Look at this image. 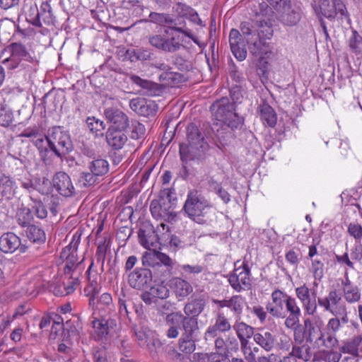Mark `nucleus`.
I'll list each match as a JSON object with an SVG mask.
<instances>
[{
    "label": "nucleus",
    "instance_id": "nucleus-1",
    "mask_svg": "<svg viewBox=\"0 0 362 362\" xmlns=\"http://www.w3.org/2000/svg\"><path fill=\"white\" fill-rule=\"evenodd\" d=\"M187 142L180 144L179 153L184 163L189 161L202 163L206 157L209 145L199 127L190 123L187 127Z\"/></svg>",
    "mask_w": 362,
    "mask_h": 362
},
{
    "label": "nucleus",
    "instance_id": "nucleus-2",
    "mask_svg": "<svg viewBox=\"0 0 362 362\" xmlns=\"http://www.w3.org/2000/svg\"><path fill=\"white\" fill-rule=\"evenodd\" d=\"M213 204L197 189L187 192L186 200L182 207L184 214L198 224H206L211 221Z\"/></svg>",
    "mask_w": 362,
    "mask_h": 362
},
{
    "label": "nucleus",
    "instance_id": "nucleus-3",
    "mask_svg": "<svg viewBox=\"0 0 362 362\" xmlns=\"http://www.w3.org/2000/svg\"><path fill=\"white\" fill-rule=\"evenodd\" d=\"M206 301L203 298H192L185 305L184 313L180 311L172 312L166 315L165 322L167 324L199 327L198 317L204 311Z\"/></svg>",
    "mask_w": 362,
    "mask_h": 362
},
{
    "label": "nucleus",
    "instance_id": "nucleus-4",
    "mask_svg": "<svg viewBox=\"0 0 362 362\" xmlns=\"http://www.w3.org/2000/svg\"><path fill=\"white\" fill-rule=\"evenodd\" d=\"M212 302L218 308H229L235 317L236 321L233 325V328L235 330L236 335L238 337H254V328L246 324L244 322L240 321L241 315L243 312L244 304L245 303V299L242 296L235 295L231 296L228 299H213Z\"/></svg>",
    "mask_w": 362,
    "mask_h": 362
},
{
    "label": "nucleus",
    "instance_id": "nucleus-5",
    "mask_svg": "<svg viewBox=\"0 0 362 362\" xmlns=\"http://www.w3.org/2000/svg\"><path fill=\"white\" fill-rule=\"evenodd\" d=\"M210 110L220 122L228 123V126L235 128H242L243 126L244 119L236 112L235 105L228 97H222L214 101Z\"/></svg>",
    "mask_w": 362,
    "mask_h": 362
},
{
    "label": "nucleus",
    "instance_id": "nucleus-6",
    "mask_svg": "<svg viewBox=\"0 0 362 362\" xmlns=\"http://www.w3.org/2000/svg\"><path fill=\"white\" fill-rule=\"evenodd\" d=\"M313 317L304 319L302 326H299L293 334V339L296 344H301L305 341L306 343H317L319 339L323 337L324 322L318 315H313Z\"/></svg>",
    "mask_w": 362,
    "mask_h": 362
},
{
    "label": "nucleus",
    "instance_id": "nucleus-7",
    "mask_svg": "<svg viewBox=\"0 0 362 362\" xmlns=\"http://www.w3.org/2000/svg\"><path fill=\"white\" fill-rule=\"evenodd\" d=\"M45 139L49 148L59 158L72 150V142L69 134L62 131L59 127H54L48 130Z\"/></svg>",
    "mask_w": 362,
    "mask_h": 362
},
{
    "label": "nucleus",
    "instance_id": "nucleus-8",
    "mask_svg": "<svg viewBox=\"0 0 362 362\" xmlns=\"http://www.w3.org/2000/svg\"><path fill=\"white\" fill-rule=\"evenodd\" d=\"M260 32L262 36L258 33L256 35L247 38L249 52L255 57L270 58L273 55L272 47L265 38L269 39L273 35V29L267 25L265 30H262Z\"/></svg>",
    "mask_w": 362,
    "mask_h": 362
},
{
    "label": "nucleus",
    "instance_id": "nucleus-9",
    "mask_svg": "<svg viewBox=\"0 0 362 362\" xmlns=\"http://www.w3.org/2000/svg\"><path fill=\"white\" fill-rule=\"evenodd\" d=\"M141 22L151 23L157 24L161 27H166L168 29L184 34L185 36L193 39V35L191 30L185 26V23H179L180 26H177L175 19L170 14L164 13L151 12L148 18L142 19Z\"/></svg>",
    "mask_w": 362,
    "mask_h": 362
},
{
    "label": "nucleus",
    "instance_id": "nucleus-10",
    "mask_svg": "<svg viewBox=\"0 0 362 362\" xmlns=\"http://www.w3.org/2000/svg\"><path fill=\"white\" fill-rule=\"evenodd\" d=\"M315 13L327 18L333 19L337 14L344 16L346 13V8L341 0H319L312 4Z\"/></svg>",
    "mask_w": 362,
    "mask_h": 362
},
{
    "label": "nucleus",
    "instance_id": "nucleus-11",
    "mask_svg": "<svg viewBox=\"0 0 362 362\" xmlns=\"http://www.w3.org/2000/svg\"><path fill=\"white\" fill-rule=\"evenodd\" d=\"M181 336L178 341L179 349L185 354H192L196 349V342L199 341L200 328L179 325Z\"/></svg>",
    "mask_w": 362,
    "mask_h": 362
},
{
    "label": "nucleus",
    "instance_id": "nucleus-12",
    "mask_svg": "<svg viewBox=\"0 0 362 362\" xmlns=\"http://www.w3.org/2000/svg\"><path fill=\"white\" fill-rule=\"evenodd\" d=\"M250 269L247 263H243L242 266L235 268L233 274L229 276L228 281L231 287L237 292L245 290V288H250L251 281L250 279Z\"/></svg>",
    "mask_w": 362,
    "mask_h": 362
},
{
    "label": "nucleus",
    "instance_id": "nucleus-13",
    "mask_svg": "<svg viewBox=\"0 0 362 362\" xmlns=\"http://www.w3.org/2000/svg\"><path fill=\"white\" fill-rule=\"evenodd\" d=\"M153 276L149 268L137 267L128 275L129 286L137 290H144L151 286Z\"/></svg>",
    "mask_w": 362,
    "mask_h": 362
},
{
    "label": "nucleus",
    "instance_id": "nucleus-14",
    "mask_svg": "<svg viewBox=\"0 0 362 362\" xmlns=\"http://www.w3.org/2000/svg\"><path fill=\"white\" fill-rule=\"evenodd\" d=\"M148 41L152 47L157 49L169 53L177 52L182 46V44L177 41L175 37L169 38L160 34L149 35Z\"/></svg>",
    "mask_w": 362,
    "mask_h": 362
},
{
    "label": "nucleus",
    "instance_id": "nucleus-15",
    "mask_svg": "<svg viewBox=\"0 0 362 362\" xmlns=\"http://www.w3.org/2000/svg\"><path fill=\"white\" fill-rule=\"evenodd\" d=\"M217 309L214 324L209 326L205 332L204 338L206 340L216 337L219 333L230 332L233 327L230 320L226 317L223 311L220 310L221 308L217 307Z\"/></svg>",
    "mask_w": 362,
    "mask_h": 362
},
{
    "label": "nucleus",
    "instance_id": "nucleus-16",
    "mask_svg": "<svg viewBox=\"0 0 362 362\" xmlns=\"http://www.w3.org/2000/svg\"><path fill=\"white\" fill-rule=\"evenodd\" d=\"M317 304L325 311H328L332 314L334 313V311L338 313L339 310L341 308L344 309V311H347L346 305L342 303L341 293L335 288L330 290L327 296L318 297Z\"/></svg>",
    "mask_w": 362,
    "mask_h": 362
},
{
    "label": "nucleus",
    "instance_id": "nucleus-17",
    "mask_svg": "<svg viewBox=\"0 0 362 362\" xmlns=\"http://www.w3.org/2000/svg\"><path fill=\"white\" fill-rule=\"evenodd\" d=\"M30 247L31 245L22 244L20 238L13 233L8 232L0 237V250L4 253H12L16 250L23 253Z\"/></svg>",
    "mask_w": 362,
    "mask_h": 362
},
{
    "label": "nucleus",
    "instance_id": "nucleus-18",
    "mask_svg": "<svg viewBox=\"0 0 362 362\" xmlns=\"http://www.w3.org/2000/svg\"><path fill=\"white\" fill-rule=\"evenodd\" d=\"M296 297L302 303L303 308L306 314L309 315H314L317 309V300L315 298V291L310 294L308 287L303 284L295 289Z\"/></svg>",
    "mask_w": 362,
    "mask_h": 362
},
{
    "label": "nucleus",
    "instance_id": "nucleus-19",
    "mask_svg": "<svg viewBox=\"0 0 362 362\" xmlns=\"http://www.w3.org/2000/svg\"><path fill=\"white\" fill-rule=\"evenodd\" d=\"M52 185L56 191L63 197H70L75 194L71 177L65 172L56 173L52 177Z\"/></svg>",
    "mask_w": 362,
    "mask_h": 362
},
{
    "label": "nucleus",
    "instance_id": "nucleus-20",
    "mask_svg": "<svg viewBox=\"0 0 362 362\" xmlns=\"http://www.w3.org/2000/svg\"><path fill=\"white\" fill-rule=\"evenodd\" d=\"M104 114L110 124L108 129L124 131L129 125L128 116L119 109L107 108L105 110Z\"/></svg>",
    "mask_w": 362,
    "mask_h": 362
},
{
    "label": "nucleus",
    "instance_id": "nucleus-21",
    "mask_svg": "<svg viewBox=\"0 0 362 362\" xmlns=\"http://www.w3.org/2000/svg\"><path fill=\"white\" fill-rule=\"evenodd\" d=\"M279 21L288 26L296 25L301 18V8L291 1L279 12Z\"/></svg>",
    "mask_w": 362,
    "mask_h": 362
},
{
    "label": "nucleus",
    "instance_id": "nucleus-22",
    "mask_svg": "<svg viewBox=\"0 0 362 362\" xmlns=\"http://www.w3.org/2000/svg\"><path fill=\"white\" fill-rule=\"evenodd\" d=\"M138 238L140 244L146 249L156 247L158 244V235L153 226L149 223H143L138 231Z\"/></svg>",
    "mask_w": 362,
    "mask_h": 362
},
{
    "label": "nucleus",
    "instance_id": "nucleus-23",
    "mask_svg": "<svg viewBox=\"0 0 362 362\" xmlns=\"http://www.w3.org/2000/svg\"><path fill=\"white\" fill-rule=\"evenodd\" d=\"M131 109L137 114L144 117L154 116L158 109L156 103L151 100L144 98H134L130 100Z\"/></svg>",
    "mask_w": 362,
    "mask_h": 362
},
{
    "label": "nucleus",
    "instance_id": "nucleus-24",
    "mask_svg": "<svg viewBox=\"0 0 362 362\" xmlns=\"http://www.w3.org/2000/svg\"><path fill=\"white\" fill-rule=\"evenodd\" d=\"M229 43L232 53L238 61H243L247 57L245 41L241 33L233 28L229 34Z\"/></svg>",
    "mask_w": 362,
    "mask_h": 362
},
{
    "label": "nucleus",
    "instance_id": "nucleus-25",
    "mask_svg": "<svg viewBox=\"0 0 362 362\" xmlns=\"http://www.w3.org/2000/svg\"><path fill=\"white\" fill-rule=\"evenodd\" d=\"M228 124L223 122L216 123L211 127L220 145L223 147L235 137V131L241 129V128L231 127Z\"/></svg>",
    "mask_w": 362,
    "mask_h": 362
},
{
    "label": "nucleus",
    "instance_id": "nucleus-26",
    "mask_svg": "<svg viewBox=\"0 0 362 362\" xmlns=\"http://www.w3.org/2000/svg\"><path fill=\"white\" fill-rule=\"evenodd\" d=\"M130 81L141 88L140 92L148 96L160 95L163 92L161 85L149 80L144 79L139 76L132 74L129 76Z\"/></svg>",
    "mask_w": 362,
    "mask_h": 362
},
{
    "label": "nucleus",
    "instance_id": "nucleus-27",
    "mask_svg": "<svg viewBox=\"0 0 362 362\" xmlns=\"http://www.w3.org/2000/svg\"><path fill=\"white\" fill-rule=\"evenodd\" d=\"M92 324L96 334L97 340L100 341L107 340L110 331L117 326L116 320L112 318L107 320L104 318L95 319L92 322Z\"/></svg>",
    "mask_w": 362,
    "mask_h": 362
},
{
    "label": "nucleus",
    "instance_id": "nucleus-28",
    "mask_svg": "<svg viewBox=\"0 0 362 362\" xmlns=\"http://www.w3.org/2000/svg\"><path fill=\"white\" fill-rule=\"evenodd\" d=\"M254 341L264 351L269 352L274 348L276 338L271 332L260 329L254 334Z\"/></svg>",
    "mask_w": 362,
    "mask_h": 362
},
{
    "label": "nucleus",
    "instance_id": "nucleus-29",
    "mask_svg": "<svg viewBox=\"0 0 362 362\" xmlns=\"http://www.w3.org/2000/svg\"><path fill=\"white\" fill-rule=\"evenodd\" d=\"M173 9L178 16L187 18L196 25L204 26L197 12L186 4L177 2L173 6Z\"/></svg>",
    "mask_w": 362,
    "mask_h": 362
},
{
    "label": "nucleus",
    "instance_id": "nucleus-30",
    "mask_svg": "<svg viewBox=\"0 0 362 362\" xmlns=\"http://www.w3.org/2000/svg\"><path fill=\"white\" fill-rule=\"evenodd\" d=\"M81 235V233L78 231L73 235L69 245L62 251L61 257L65 258L66 261L77 263V250L80 244Z\"/></svg>",
    "mask_w": 362,
    "mask_h": 362
},
{
    "label": "nucleus",
    "instance_id": "nucleus-31",
    "mask_svg": "<svg viewBox=\"0 0 362 362\" xmlns=\"http://www.w3.org/2000/svg\"><path fill=\"white\" fill-rule=\"evenodd\" d=\"M107 144L115 150L121 149L127 141V136L124 131L108 129L106 132Z\"/></svg>",
    "mask_w": 362,
    "mask_h": 362
},
{
    "label": "nucleus",
    "instance_id": "nucleus-32",
    "mask_svg": "<svg viewBox=\"0 0 362 362\" xmlns=\"http://www.w3.org/2000/svg\"><path fill=\"white\" fill-rule=\"evenodd\" d=\"M334 317L330 318L327 324V331L337 334V332L341 327V325L348 323L349 317L347 311H344V309H339L338 313L334 311L332 313Z\"/></svg>",
    "mask_w": 362,
    "mask_h": 362
},
{
    "label": "nucleus",
    "instance_id": "nucleus-33",
    "mask_svg": "<svg viewBox=\"0 0 362 362\" xmlns=\"http://www.w3.org/2000/svg\"><path fill=\"white\" fill-rule=\"evenodd\" d=\"M25 233L26 237L30 241L29 245H31L29 250L33 248V245H43L46 241V235L44 230L35 225L28 226Z\"/></svg>",
    "mask_w": 362,
    "mask_h": 362
},
{
    "label": "nucleus",
    "instance_id": "nucleus-34",
    "mask_svg": "<svg viewBox=\"0 0 362 362\" xmlns=\"http://www.w3.org/2000/svg\"><path fill=\"white\" fill-rule=\"evenodd\" d=\"M7 49L11 53V56L19 62L21 60H25L27 62L33 61V57L30 52L28 51L25 45L21 42L11 43L7 47Z\"/></svg>",
    "mask_w": 362,
    "mask_h": 362
},
{
    "label": "nucleus",
    "instance_id": "nucleus-35",
    "mask_svg": "<svg viewBox=\"0 0 362 362\" xmlns=\"http://www.w3.org/2000/svg\"><path fill=\"white\" fill-rule=\"evenodd\" d=\"M258 112L261 120L271 127H274L277 122V116L274 110L267 103L259 105Z\"/></svg>",
    "mask_w": 362,
    "mask_h": 362
},
{
    "label": "nucleus",
    "instance_id": "nucleus-36",
    "mask_svg": "<svg viewBox=\"0 0 362 362\" xmlns=\"http://www.w3.org/2000/svg\"><path fill=\"white\" fill-rule=\"evenodd\" d=\"M87 168L93 175H96L100 177L108 173L109 163L105 159L102 158H93V160L88 162Z\"/></svg>",
    "mask_w": 362,
    "mask_h": 362
},
{
    "label": "nucleus",
    "instance_id": "nucleus-37",
    "mask_svg": "<svg viewBox=\"0 0 362 362\" xmlns=\"http://www.w3.org/2000/svg\"><path fill=\"white\" fill-rule=\"evenodd\" d=\"M172 286L177 298H184L193 291L192 285L188 281L180 278L174 279L172 281Z\"/></svg>",
    "mask_w": 362,
    "mask_h": 362
},
{
    "label": "nucleus",
    "instance_id": "nucleus-38",
    "mask_svg": "<svg viewBox=\"0 0 362 362\" xmlns=\"http://www.w3.org/2000/svg\"><path fill=\"white\" fill-rule=\"evenodd\" d=\"M16 221L21 227H28L33 219L32 210L30 207L21 204L17 209L16 214Z\"/></svg>",
    "mask_w": 362,
    "mask_h": 362
},
{
    "label": "nucleus",
    "instance_id": "nucleus-39",
    "mask_svg": "<svg viewBox=\"0 0 362 362\" xmlns=\"http://www.w3.org/2000/svg\"><path fill=\"white\" fill-rule=\"evenodd\" d=\"M290 355L306 362L310 361L312 357L311 348L307 344H297V345L293 346Z\"/></svg>",
    "mask_w": 362,
    "mask_h": 362
},
{
    "label": "nucleus",
    "instance_id": "nucleus-40",
    "mask_svg": "<svg viewBox=\"0 0 362 362\" xmlns=\"http://www.w3.org/2000/svg\"><path fill=\"white\" fill-rule=\"evenodd\" d=\"M63 330L66 331L69 335L78 336L82 330V323L80 319L74 316L66 320L63 325Z\"/></svg>",
    "mask_w": 362,
    "mask_h": 362
},
{
    "label": "nucleus",
    "instance_id": "nucleus-41",
    "mask_svg": "<svg viewBox=\"0 0 362 362\" xmlns=\"http://www.w3.org/2000/svg\"><path fill=\"white\" fill-rule=\"evenodd\" d=\"M361 343L362 336H355L345 343V344L342 346V351L344 353H348L351 354V356L357 357L358 356V346Z\"/></svg>",
    "mask_w": 362,
    "mask_h": 362
},
{
    "label": "nucleus",
    "instance_id": "nucleus-42",
    "mask_svg": "<svg viewBox=\"0 0 362 362\" xmlns=\"http://www.w3.org/2000/svg\"><path fill=\"white\" fill-rule=\"evenodd\" d=\"M337 344L338 340L336 334L327 331V332H323V337L319 339L315 346L318 348L325 347L327 349H332L337 346Z\"/></svg>",
    "mask_w": 362,
    "mask_h": 362
},
{
    "label": "nucleus",
    "instance_id": "nucleus-43",
    "mask_svg": "<svg viewBox=\"0 0 362 362\" xmlns=\"http://www.w3.org/2000/svg\"><path fill=\"white\" fill-rule=\"evenodd\" d=\"M127 54H129V57L132 61L134 60H140V61H147L151 60L153 56V53L148 49L146 48H139L136 49H133L132 51L127 52Z\"/></svg>",
    "mask_w": 362,
    "mask_h": 362
},
{
    "label": "nucleus",
    "instance_id": "nucleus-44",
    "mask_svg": "<svg viewBox=\"0 0 362 362\" xmlns=\"http://www.w3.org/2000/svg\"><path fill=\"white\" fill-rule=\"evenodd\" d=\"M86 124L90 131L95 133L96 136H103V131L105 129V124L103 121L95 119L94 117H89L86 119Z\"/></svg>",
    "mask_w": 362,
    "mask_h": 362
},
{
    "label": "nucleus",
    "instance_id": "nucleus-45",
    "mask_svg": "<svg viewBox=\"0 0 362 362\" xmlns=\"http://www.w3.org/2000/svg\"><path fill=\"white\" fill-rule=\"evenodd\" d=\"M30 199L33 203L30 208L32 213L40 219L45 218L47 216V210L45 205L40 199H34L32 197H30Z\"/></svg>",
    "mask_w": 362,
    "mask_h": 362
},
{
    "label": "nucleus",
    "instance_id": "nucleus-46",
    "mask_svg": "<svg viewBox=\"0 0 362 362\" xmlns=\"http://www.w3.org/2000/svg\"><path fill=\"white\" fill-rule=\"evenodd\" d=\"M152 335V332L147 327H142L135 330V336L138 341V344L142 348H144L148 344Z\"/></svg>",
    "mask_w": 362,
    "mask_h": 362
},
{
    "label": "nucleus",
    "instance_id": "nucleus-47",
    "mask_svg": "<svg viewBox=\"0 0 362 362\" xmlns=\"http://www.w3.org/2000/svg\"><path fill=\"white\" fill-rule=\"evenodd\" d=\"M109 243L110 240H107L106 237L98 240L95 256L97 257V261L99 262H100L102 265H103L106 258V253L109 247Z\"/></svg>",
    "mask_w": 362,
    "mask_h": 362
},
{
    "label": "nucleus",
    "instance_id": "nucleus-48",
    "mask_svg": "<svg viewBox=\"0 0 362 362\" xmlns=\"http://www.w3.org/2000/svg\"><path fill=\"white\" fill-rule=\"evenodd\" d=\"M171 60L173 64L181 71H189L192 68V62L180 54L173 55Z\"/></svg>",
    "mask_w": 362,
    "mask_h": 362
},
{
    "label": "nucleus",
    "instance_id": "nucleus-49",
    "mask_svg": "<svg viewBox=\"0 0 362 362\" xmlns=\"http://www.w3.org/2000/svg\"><path fill=\"white\" fill-rule=\"evenodd\" d=\"M349 46L354 53L362 52V36L356 30H352L351 35L349 39Z\"/></svg>",
    "mask_w": 362,
    "mask_h": 362
},
{
    "label": "nucleus",
    "instance_id": "nucleus-50",
    "mask_svg": "<svg viewBox=\"0 0 362 362\" xmlns=\"http://www.w3.org/2000/svg\"><path fill=\"white\" fill-rule=\"evenodd\" d=\"M98 178L99 177L90 170L83 171L79 175L78 182L84 187H90L98 182Z\"/></svg>",
    "mask_w": 362,
    "mask_h": 362
},
{
    "label": "nucleus",
    "instance_id": "nucleus-51",
    "mask_svg": "<svg viewBox=\"0 0 362 362\" xmlns=\"http://www.w3.org/2000/svg\"><path fill=\"white\" fill-rule=\"evenodd\" d=\"M343 293L345 300L349 303L358 302L361 298V293L356 286L350 288H343Z\"/></svg>",
    "mask_w": 362,
    "mask_h": 362
},
{
    "label": "nucleus",
    "instance_id": "nucleus-52",
    "mask_svg": "<svg viewBox=\"0 0 362 362\" xmlns=\"http://www.w3.org/2000/svg\"><path fill=\"white\" fill-rule=\"evenodd\" d=\"M214 346L217 354L221 356V361H226L229 357L227 354L226 340L222 337H216L214 341Z\"/></svg>",
    "mask_w": 362,
    "mask_h": 362
},
{
    "label": "nucleus",
    "instance_id": "nucleus-53",
    "mask_svg": "<svg viewBox=\"0 0 362 362\" xmlns=\"http://www.w3.org/2000/svg\"><path fill=\"white\" fill-rule=\"evenodd\" d=\"M2 186L1 195L7 199H11L15 194V182L8 177Z\"/></svg>",
    "mask_w": 362,
    "mask_h": 362
},
{
    "label": "nucleus",
    "instance_id": "nucleus-54",
    "mask_svg": "<svg viewBox=\"0 0 362 362\" xmlns=\"http://www.w3.org/2000/svg\"><path fill=\"white\" fill-rule=\"evenodd\" d=\"M26 19L27 21L33 25L38 28L42 27L40 11L36 6L30 8L27 13Z\"/></svg>",
    "mask_w": 362,
    "mask_h": 362
},
{
    "label": "nucleus",
    "instance_id": "nucleus-55",
    "mask_svg": "<svg viewBox=\"0 0 362 362\" xmlns=\"http://www.w3.org/2000/svg\"><path fill=\"white\" fill-rule=\"evenodd\" d=\"M158 253L157 252H145L142 257V264L144 267H156L159 266V262H158Z\"/></svg>",
    "mask_w": 362,
    "mask_h": 362
},
{
    "label": "nucleus",
    "instance_id": "nucleus-56",
    "mask_svg": "<svg viewBox=\"0 0 362 362\" xmlns=\"http://www.w3.org/2000/svg\"><path fill=\"white\" fill-rule=\"evenodd\" d=\"M301 314H288V315L286 317L284 325L286 327L290 329L293 330V334H296V331H297V328L299 326H302V324H300V317Z\"/></svg>",
    "mask_w": 362,
    "mask_h": 362
},
{
    "label": "nucleus",
    "instance_id": "nucleus-57",
    "mask_svg": "<svg viewBox=\"0 0 362 362\" xmlns=\"http://www.w3.org/2000/svg\"><path fill=\"white\" fill-rule=\"evenodd\" d=\"M146 132V129L144 124L138 121L132 122V131L130 137L132 139H139L142 138Z\"/></svg>",
    "mask_w": 362,
    "mask_h": 362
},
{
    "label": "nucleus",
    "instance_id": "nucleus-58",
    "mask_svg": "<svg viewBox=\"0 0 362 362\" xmlns=\"http://www.w3.org/2000/svg\"><path fill=\"white\" fill-rule=\"evenodd\" d=\"M13 120V115L10 109L0 108V125L7 127L11 124Z\"/></svg>",
    "mask_w": 362,
    "mask_h": 362
},
{
    "label": "nucleus",
    "instance_id": "nucleus-59",
    "mask_svg": "<svg viewBox=\"0 0 362 362\" xmlns=\"http://www.w3.org/2000/svg\"><path fill=\"white\" fill-rule=\"evenodd\" d=\"M230 96L232 99V103L236 104L241 103L243 100V88L241 85H232L230 88Z\"/></svg>",
    "mask_w": 362,
    "mask_h": 362
},
{
    "label": "nucleus",
    "instance_id": "nucleus-60",
    "mask_svg": "<svg viewBox=\"0 0 362 362\" xmlns=\"http://www.w3.org/2000/svg\"><path fill=\"white\" fill-rule=\"evenodd\" d=\"M286 297H289V295L284 293L279 289H276L272 293V299L273 303L278 308H281L283 310V304L286 303Z\"/></svg>",
    "mask_w": 362,
    "mask_h": 362
},
{
    "label": "nucleus",
    "instance_id": "nucleus-61",
    "mask_svg": "<svg viewBox=\"0 0 362 362\" xmlns=\"http://www.w3.org/2000/svg\"><path fill=\"white\" fill-rule=\"evenodd\" d=\"M150 290L157 300L165 299L169 296V290L165 286L157 285L156 286H150Z\"/></svg>",
    "mask_w": 362,
    "mask_h": 362
},
{
    "label": "nucleus",
    "instance_id": "nucleus-62",
    "mask_svg": "<svg viewBox=\"0 0 362 362\" xmlns=\"http://www.w3.org/2000/svg\"><path fill=\"white\" fill-rule=\"evenodd\" d=\"M312 272L315 280L320 281L324 275V264L318 259L312 261Z\"/></svg>",
    "mask_w": 362,
    "mask_h": 362
},
{
    "label": "nucleus",
    "instance_id": "nucleus-63",
    "mask_svg": "<svg viewBox=\"0 0 362 362\" xmlns=\"http://www.w3.org/2000/svg\"><path fill=\"white\" fill-rule=\"evenodd\" d=\"M40 14V18H42L45 23H49L52 21V7L48 2L45 1L42 3Z\"/></svg>",
    "mask_w": 362,
    "mask_h": 362
},
{
    "label": "nucleus",
    "instance_id": "nucleus-64",
    "mask_svg": "<svg viewBox=\"0 0 362 362\" xmlns=\"http://www.w3.org/2000/svg\"><path fill=\"white\" fill-rule=\"evenodd\" d=\"M347 231L356 240L362 238V226L358 223H350L348 226Z\"/></svg>",
    "mask_w": 362,
    "mask_h": 362
}]
</instances>
